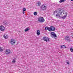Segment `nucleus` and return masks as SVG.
Listing matches in <instances>:
<instances>
[{"instance_id":"f257e3e1","label":"nucleus","mask_w":73,"mask_h":73,"mask_svg":"<svg viewBox=\"0 0 73 73\" xmlns=\"http://www.w3.org/2000/svg\"><path fill=\"white\" fill-rule=\"evenodd\" d=\"M54 15L55 16L58 17L59 19L62 18V19H65L66 17V15H64V16H60V14H59L58 13V11H54Z\"/></svg>"},{"instance_id":"423d86ee","label":"nucleus","mask_w":73,"mask_h":73,"mask_svg":"<svg viewBox=\"0 0 73 73\" xmlns=\"http://www.w3.org/2000/svg\"><path fill=\"white\" fill-rule=\"evenodd\" d=\"M65 39L67 41H70V37L69 36H67L65 37Z\"/></svg>"},{"instance_id":"f8f14e48","label":"nucleus","mask_w":73,"mask_h":73,"mask_svg":"<svg viewBox=\"0 0 73 73\" xmlns=\"http://www.w3.org/2000/svg\"><path fill=\"white\" fill-rule=\"evenodd\" d=\"M3 36L4 38H5V39H7L8 38V36L7 35H4Z\"/></svg>"},{"instance_id":"f3484780","label":"nucleus","mask_w":73,"mask_h":73,"mask_svg":"<svg viewBox=\"0 0 73 73\" xmlns=\"http://www.w3.org/2000/svg\"><path fill=\"white\" fill-rule=\"evenodd\" d=\"M3 47H0V52H3Z\"/></svg>"},{"instance_id":"9b49d317","label":"nucleus","mask_w":73,"mask_h":73,"mask_svg":"<svg viewBox=\"0 0 73 73\" xmlns=\"http://www.w3.org/2000/svg\"><path fill=\"white\" fill-rule=\"evenodd\" d=\"M11 50H8V49H7L6 50V51L5 52V53L7 54H9L10 53H11Z\"/></svg>"},{"instance_id":"20e7f679","label":"nucleus","mask_w":73,"mask_h":73,"mask_svg":"<svg viewBox=\"0 0 73 73\" xmlns=\"http://www.w3.org/2000/svg\"><path fill=\"white\" fill-rule=\"evenodd\" d=\"M38 21L40 23H43L45 21V20L44 19L43 17H41L38 18Z\"/></svg>"},{"instance_id":"5701e85b","label":"nucleus","mask_w":73,"mask_h":73,"mask_svg":"<svg viewBox=\"0 0 73 73\" xmlns=\"http://www.w3.org/2000/svg\"><path fill=\"white\" fill-rule=\"evenodd\" d=\"M70 50L71 52H73V48H70Z\"/></svg>"},{"instance_id":"b1692460","label":"nucleus","mask_w":73,"mask_h":73,"mask_svg":"<svg viewBox=\"0 0 73 73\" xmlns=\"http://www.w3.org/2000/svg\"><path fill=\"white\" fill-rule=\"evenodd\" d=\"M22 13H23V14L24 15H25V11H23V12H22Z\"/></svg>"},{"instance_id":"7ed1b4c3","label":"nucleus","mask_w":73,"mask_h":73,"mask_svg":"<svg viewBox=\"0 0 73 73\" xmlns=\"http://www.w3.org/2000/svg\"><path fill=\"white\" fill-rule=\"evenodd\" d=\"M56 29L55 27L53 26H51L49 28V31L51 32V31H55Z\"/></svg>"},{"instance_id":"a878e982","label":"nucleus","mask_w":73,"mask_h":73,"mask_svg":"<svg viewBox=\"0 0 73 73\" xmlns=\"http://www.w3.org/2000/svg\"><path fill=\"white\" fill-rule=\"evenodd\" d=\"M38 5L39 6H40V3H38Z\"/></svg>"},{"instance_id":"bb28decb","label":"nucleus","mask_w":73,"mask_h":73,"mask_svg":"<svg viewBox=\"0 0 73 73\" xmlns=\"http://www.w3.org/2000/svg\"><path fill=\"white\" fill-rule=\"evenodd\" d=\"M71 1H73V0H70Z\"/></svg>"},{"instance_id":"412c9836","label":"nucleus","mask_w":73,"mask_h":73,"mask_svg":"<svg viewBox=\"0 0 73 73\" xmlns=\"http://www.w3.org/2000/svg\"><path fill=\"white\" fill-rule=\"evenodd\" d=\"M37 12H34V15L35 16H36V15H37Z\"/></svg>"},{"instance_id":"2eb2a0df","label":"nucleus","mask_w":73,"mask_h":73,"mask_svg":"<svg viewBox=\"0 0 73 73\" xmlns=\"http://www.w3.org/2000/svg\"><path fill=\"white\" fill-rule=\"evenodd\" d=\"M66 1V0H60L59 1V3H63V2H65Z\"/></svg>"},{"instance_id":"1a4fd4ad","label":"nucleus","mask_w":73,"mask_h":73,"mask_svg":"<svg viewBox=\"0 0 73 73\" xmlns=\"http://www.w3.org/2000/svg\"><path fill=\"white\" fill-rule=\"evenodd\" d=\"M0 30L1 31H4L5 30V27L3 25L0 26Z\"/></svg>"},{"instance_id":"0eeeda50","label":"nucleus","mask_w":73,"mask_h":73,"mask_svg":"<svg viewBox=\"0 0 73 73\" xmlns=\"http://www.w3.org/2000/svg\"><path fill=\"white\" fill-rule=\"evenodd\" d=\"M43 40L44 41H46V42H48V41H49V38H48L47 37H44L43 38Z\"/></svg>"},{"instance_id":"9d476101","label":"nucleus","mask_w":73,"mask_h":73,"mask_svg":"<svg viewBox=\"0 0 73 73\" xmlns=\"http://www.w3.org/2000/svg\"><path fill=\"white\" fill-rule=\"evenodd\" d=\"M45 9H46V7L45 5H43L41 7V9H42V11H44Z\"/></svg>"},{"instance_id":"a211bd4d","label":"nucleus","mask_w":73,"mask_h":73,"mask_svg":"<svg viewBox=\"0 0 73 73\" xmlns=\"http://www.w3.org/2000/svg\"><path fill=\"white\" fill-rule=\"evenodd\" d=\"M15 61H16V58H15L13 59L12 62H13V63H15V62H16Z\"/></svg>"},{"instance_id":"393cba45","label":"nucleus","mask_w":73,"mask_h":73,"mask_svg":"<svg viewBox=\"0 0 73 73\" xmlns=\"http://www.w3.org/2000/svg\"><path fill=\"white\" fill-rule=\"evenodd\" d=\"M67 63L68 65H69V64H70V63L69 62V61L67 62Z\"/></svg>"},{"instance_id":"6ab92c4d","label":"nucleus","mask_w":73,"mask_h":73,"mask_svg":"<svg viewBox=\"0 0 73 73\" xmlns=\"http://www.w3.org/2000/svg\"><path fill=\"white\" fill-rule=\"evenodd\" d=\"M61 48H66V46L64 45H63L62 46H61Z\"/></svg>"},{"instance_id":"f03ea898","label":"nucleus","mask_w":73,"mask_h":73,"mask_svg":"<svg viewBox=\"0 0 73 73\" xmlns=\"http://www.w3.org/2000/svg\"><path fill=\"white\" fill-rule=\"evenodd\" d=\"M58 13L59 14V15H62V13H63V14H65L66 15L65 16H67V13L65 12V11H64L62 9H59L58 10Z\"/></svg>"},{"instance_id":"4be33fe9","label":"nucleus","mask_w":73,"mask_h":73,"mask_svg":"<svg viewBox=\"0 0 73 73\" xmlns=\"http://www.w3.org/2000/svg\"><path fill=\"white\" fill-rule=\"evenodd\" d=\"M23 11H26V9L25 8H23Z\"/></svg>"},{"instance_id":"4468645a","label":"nucleus","mask_w":73,"mask_h":73,"mask_svg":"<svg viewBox=\"0 0 73 73\" xmlns=\"http://www.w3.org/2000/svg\"><path fill=\"white\" fill-rule=\"evenodd\" d=\"M30 30V29L29 28H27L25 30V32H27V31H29Z\"/></svg>"},{"instance_id":"ddd939ff","label":"nucleus","mask_w":73,"mask_h":73,"mask_svg":"<svg viewBox=\"0 0 73 73\" xmlns=\"http://www.w3.org/2000/svg\"><path fill=\"white\" fill-rule=\"evenodd\" d=\"M36 33L37 35H40V30H38L37 31Z\"/></svg>"},{"instance_id":"39448f33","label":"nucleus","mask_w":73,"mask_h":73,"mask_svg":"<svg viewBox=\"0 0 73 73\" xmlns=\"http://www.w3.org/2000/svg\"><path fill=\"white\" fill-rule=\"evenodd\" d=\"M50 35H51V36L52 38L57 37V35H56L54 32H52L51 33Z\"/></svg>"},{"instance_id":"dca6fc26","label":"nucleus","mask_w":73,"mask_h":73,"mask_svg":"<svg viewBox=\"0 0 73 73\" xmlns=\"http://www.w3.org/2000/svg\"><path fill=\"white\" fill-rule=\"evenodd\" d=\"M45 30L46 31H47V30H48L49 29V27H45Z\"/></svg>"},{"instance_id":"aec40b11","label":"nucleus","mask_w":73,"mask_h":73,"mask_svg":"<svg viewBox=\"0 0 73 73\" xmlns=\"http://www.w3.org/2000/svg\"><path fill=\"white\" fill-rule=\"evenodd\" d=\"M2 24H3V25H5L7 24V23L6 22H4L2 23Z\"/></svg>"},{"instance_id":"6e6552de","label":"nucleus","mask_w":73,"mask_h":73,"mask_svg":"<svg viewBox=\"0 0 73 73\" xmlns=\"http://www.w3.org/2000/svg\"><path fill=\"white\" fill-rule=\"evenodd\" d=\"M10 42L11 45H14L15 44V40L13 39H12Z\"/></svg>"}]
</instances>
